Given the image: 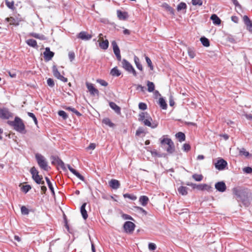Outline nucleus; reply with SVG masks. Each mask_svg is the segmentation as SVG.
I'll return each mask as SVG.
<instances>
[{"label": "nucleus", "mask_w": 252, "mask_h": 252, "mask_svg": "<svg viewBox=\"0 0 252 252\" xmlns=\"http://www.w3.org/2000/svg\"><path fill=\"white\" fill-rule=\"evenodd\" d=\"M161 146L169 154L173 153L175 151V146L174 143L171 139L163 136L160 140Z\"/></svg>", "instance_id": "nucleus-1"}, {"label": "nucleus", "mask_w": 252, "mask_h": 252, "mask_svg": "<svg viewBox=\"0 0 252 252\" xmlns=\"http://www.w3.org/2000/svg\"><path fill=\"white\" fill-rule=\"evenodd\" d=\"M139 120L142 121L145 126L151 127L152 128H155L157 126V124H152V118L147 112L141 113L139 114Z\"/></svg>", "instance_id": "nucleus-2"}, {"label": "nucleus", "mask_w": 252, "mask_h": 252, "mask_svg": "<svg viewBox=\"0 0 252 252\" xmlns=\"http://www.w3.org/2000/svg\"><path fill=\"white\" fill-rule=\"evenodd\" d=\"M35 158L40 168L45 171H48L50 168L48 162L44 156L40 154L35 155Z\"/></svg>", "instance_id": "nucleus-3"}, {"label": "nucleus", "mask_w": 252, "mask_h": 252, "mask_svg": "<svg viewBox=\"0 0 252 252\" xmlns=\"http://www.w3.org/2000/svg\"><path fill=\"white\" fill-rule=\"evenodd\" d=\"M31 173L32 175L33 180L37 184H44V182L43 180V177L41 175H39V172L35 167H32L30 170Z\"/></svg>", "instance_id": "nucleus-4"}, {"label": "nucleus", "mask_w": 252, "mask_h": 252, "mask_svg": "<svg viewBox=\"0 0 252 252\" xmlns=\"http://www.w3.org/2000/svg\"><path fill=\"white\" fill-rule=\"evenodd\" d=\"M17 131L22 132L25 129V126L21 119L16 117L13 122L10 123Z\"/></svg>", "instance_id": "nucleus-5"}, {"label": "nucleus", "mask_w": 252, "mask_h": 252, "mask_svg": "<svg viewBox=\"0 0 252 252\" xmlns=\"http://www.w3.org/2000/svg\"><path fill=\"white\" fill-rule=\"evenodd\" d=\"M122 66L127 71L131 73L133 76H136L137 73L132 65L126 60L124 59L122 62Z\"/></svg>", "instance_id": "nucleus-6"}, {"label": "nucleus", "mask_w": 252, "mask_h": 252, "mask_svg": "<svg viewBox=\"0 0 252 252\" xmlns=\"http://www.w3.org/2000/svg\"><path fill=\"white\" fill-rule=\"evenodd\" d=\"M12 117V114L7 108H0V118L3 119H8Z\"/></svg>", "instance_id": "nucleus-7"}, {"label": "nucleus", "mask_w": 252, "mask_h": 252, "mask_svg": "<svg viewBox=\"0 0 252 252\" xmlns=\"http://www.w3.org/2000/svg\"><path fill=\"white\" fill-rule=\"evenodd\" d=\"M135 225L131 221H126L124 225V228L126 233H131L134 230Z\"/></svg>", "instance_id": "nucleus-8"}, {"label": "nucleus", "mask_w": 252, "mask_h": 252, "mask_svg": "<svg viewBox=\"0 0 252 252\" xmlns=\"http://www.w3.org/2000/svg\"><path fill=\"white\" fill-rule=\"evenodd\" d=\"M53 72L54 76L60 80L61 81L63 82H66L67 81V79L66 78L64 77L63 75H61L56 66L54 65L53 66Z\"/></svg>", "instance_id": "nucleus-9"}, {"label": "nucleus", "mask_w": 252, "mask_h": 252, "mask_svg": "<svg viewBox=\"0 0 252 252\" xmlns=\"http://www.w3.org/2000/svg\"><path fill=\"white\" fill-rule=\"evenodd\" d=\"M111 43H112L113 51H114L115 55H116L117 59L119 61H120L121 60L120 50L119 49V48L116 42L114 40V41H112Z\"/></svg>", "instance_id": "nucleus-10"}, {"label": "nucleus", "mask_w": 252, "mask_h": 252, "mask_svg": "<svg viewBox=\"0 0 252 252\" xmlns=\"http://www.w3.org/2000/svg\"><path fill=\"white\" fill-rule=\"evenodd\" d=\"M227 165V162L223 159H220L215 163V167L220 170H223Z\"/></svg>", "instance_id": "nucleus-11"}, {"label": "nucleus", "mask_w": 252, "mask_h": 252, "mask_svg": "<svg viewBox=\"0 0 252 252\" xmlns=\"http://www.w3.org/2000/svg\"><path fill=\"white\" fill-rule=\"evenodd\" d=\"M44 58L46 61H50L54 55V53L51 51L49 47H46L45 49V51L43 53Z\"/></svg>", "instance_id": "nucleus-12"}, {"label": "nucleus", "mask_w": 252, "mask_h": 252, "mask_svg": "<svg viewBox=\"0 0 252 252\" xmlns=\"http://www.w3.org/2000/svg\"><path fill=\"white\" fill-rule=\"evenodd\" d=\"M86 85L89 92H90L91 95H94L95 94H98V91L96 88H94L93 84L89 82H86Z\"/></svg>", "instance_id": "nucleus-13"}, {"label": "nucleus", "mask_w": 252, "mask_h": 252, "mask_svg": "<svg viewBox=\"0 0 252 252\" xmlns=\"http://www.w3.org/2000/svg\"><path fill=\"white\" fill-rule=\"evenodd\" d=\"M215 187L218 191L221 192L225 191L226 189V185L223 181L216 183L215 185Z\"/></svg>", "instance_id": "nucleus-14"}, {"label": "nucleus", "mask_w": 252, "mask_h": 252, "mask_svg": "<svg viewBox=\"0 0 252 252\" xmlns=\"http://www.w3.org/2000/svg\"><path fill=\"white\" fill-rule=\"evenodd\" d=\"M77 37L78 38H80L83 40H89L92 38V36L91 34H90L88 33L87 32L83 31L77 34Z\"/></svg>", "instance_id": "nucleus-15"}, {"label": "nucleus", "mask_w": 252, "mask_h": 252, "mask_svg": "<svg viewBox=\"0 0 252 252\" xmlns=\"http://www.w3.org/2000/svg\"><path fill=\"white\" fill-rule=\"evenodd\" d=\"M197 187V190L204 191L206 190L208 192L211 191L212 190V187L211 185L206 184H198Z\"/></svg>", "instance_id": "nucleus-16"}, {"label": "nucleus", "mask_w": 252, "mask_h": 252, "mask_svg": "<svg viewBox=\"0 0 252 252\" xmlns=\"http://www.w3.org/2000/svg\"><path fill=\"white\" fill-rule=\"evenodd\" d=\"M252 197L250 196H241L240 198V201L242 202L245 206H249L251 203Z\"/></svg>", "instance_id": "nucleus-17"}, {"label": "nucleus", "mask_w": 252, "mask_h": 252, "mask_svg": "<svg viewBox=\"0 0 252 252\" xmlns=\"http://www.w3.org/2000/svg\"><path fill=\"white\" fill-rule=\"evenodd\" d=\"M118 18L121 20H126L127 19L128 15L126 12H122L120 10L117 11Z\"/></svg>", "instance_id": "nucleus-18"}, {"label": "nucleus", "mask_w": 252, "mask_h": 252, "mask_svg": "<svg viewBox=\"0 0 252 252\" xmlns=\"http://www.w3.org/2000/svg\"><path fill=\"white\" fill-rule=\"evenodd\" d=\"M243 20L247 26V29L251 32H252V22L246 15L243 17Z\"/></svg>", "instance_id": "nucleus-19"}, {"label": "nucleus", "mask_w": 252, "mask_h": 252, "mask_svg": "<svg viewBox=\"0 0 252 252\" xmlns=\"http://www.w3.org/2000/svg\"><path fill=\"white\" fill-rule=\"evenodd\" d=\"M109 186L114 189H117L120 187L119 182L115 179H112L109 182Z\"/></svg>", "instance_id": "nucleus-20"}, {"label": "nucleus", "mask_w": 252, "mask_h": 252, "mask_svg": "<svg viewBox=\"0 0 252 252\" xmlns=\"http://www.w3.org/2000/svg\"><path fill=\"white\" fill-rule=\"evenodd\" d=\"M87 204L86 203H84L83 204V205L81 207L80 211L81 213V214L82 215V217L84 220H86L88 218V214L87 211L85 209V207Z\"/></svg>", "instance_id": "nucleus-21"}, {"label": "nucleus", "mask_w": 252, "mask_h": 252, "mask_svg": "<svg viewBox=\"0 0 252 252\" xmlns=\"http://www.w3.org/2000/svg\"><path fill=\"white\" fill-rule=\"evenodd\" d=\"M149 200L148 197L145 195L140 196V197L139 198V200L140 204L143 206H145L147 205V204H148V203L149 202Z\"/></svg>", "instance_id": "nucleus-22"}, {"label": "nucleus", "mask_w": 252, "mask_h": 252, "mask_svg": "<svg viewBox=\"0 0 252 252\" xmlns=\"http://www.w3.org/2000/svg\"><path fill=\"white\" fill-rule=\"evenodd\" d=\"M211 20L213 21V23L217 25H219L220 24L221 20L219 18V17L217 16L216 14H213L211 16Z\"/></svg>", "instance_id": "nucleus-23"}, {"label": "nucleus", "mask_w": 252, "mask_h": 252, "mask_svg": "<svg viewBox=\"0 0 252 252\" xmlns=\"http://www.w3.org/2000/svg\"><path fill=\"white\" fill-rule=\"evenodd\" d=\"M134 62L135 63V64L137 67V68L140 70V71L143 70V67L142 64L140 63V60L136 56H134Z\"/></svg>", "instance_id": "nucleus-24"}, {"label": "nucleus", "mask_w": 252, "mask_h": 252, "mask_svg": "<svg viewBox=\"0 0 252 252\" xmlns=\"http://www.w3.org/2000/svg\"><path fill=\"white\" fill-rule=\"evenodd\" d=\"M188 188L186 187L181 186L178 189V192L182 195H186L188 194Z\"/></svg>", "instance_id": "nucleus-25"}, {"label": "nucleus", "mask_w": 252, "mask_h": 252, "mask_svg": "<svg viewBox=\"0 0 252 252\" xmlns=\"http://www.w3.org/2000/svg\"><path fill=\"white\" fill-rule=\"evenodd\" d=\"M99 45L102 49L106 50L109 46V41L107 39H105V41L100 42L99 43Z\"/></svg>", "instance_id": "nucleus-26"}, {"label": "nucleus", "mask_w": 252, "mask_h": 252, "mask_svg": "<svg viewBox=\"0 0 252 252\" xmlns=\"http://www.w3.org/2000/svg\"><path fill=\"white\" fill-rule=\"evenodd\" d=\"M109 105L110 107L113 109L116 113L120 114L121 111L120 108L114 102H110Z\"/></svg>", "instance_id": "nucleus-27"}, {"label": "nucleus", "mask_w": 252, "mask_h": 252, "mask_svg": "<svg viewBox=\"0 0 252 252\" xmlns=\"http://www.w3.org/2000/svg\"><path fill=\"white\" fill-rule=\"evenodd\" d=\"M26 42L28 45L32 47L35 48V47H37V42L34 39H28L26 40Z\"/></svg>", "instance_id": "nucleus-28"}, {"label": "nucleus", "mask_w": 252, "mask_h": 252, "mask_svg": "<svg viewBox=\"0 0 252 252\" xmlns=\"http://www.w3.org/2000/svg\"><path fill=\"white\" fill-rule=\"evenodd\" d=\"M30 35L31 36H32V37L37 38V39H39L40 40H46V37L42 34H39L36 33L32 32V33H31L30 34Z\"/></svg>", "instance_id": "nucleus-29"}, {"label": "nucleus", "mask_w": 252, "mask_h": 252, "mask_svg": "<svg viewBox=\"0 0 252 252\" xmlns=\"http://www.w3.org/2000/svg\"><path fill=\"white\" fill-rule=\"evenodd\" d=\"M5 20L11 25L18 26L19 25V22L12 17L7 18Z\"/></svg>", "instance_id": "nucleus-30"}, {"label": "nucleus", "mask_w": 252, "mask_h": 252, "mask_svg": "<svg viewBox=\"0 0 252 252\" xmlns=\"http://www.w3.org/2000/svg\"><path fill=\"white\" fill-rule=\"evenodd\" d=\"M148 91L149 92H153L155 90V85L153 82L148 81L147 82Z\"/></svg>", "instance_id": "nucleus-31"}, {"label": "nucleus", "mask_w": 252, "mask_h": 252, "mask_svg": "<svg viewBox=\"0 0 252 252\" xmlns=\"http://www.w3.org/2000/svg\"><path fill=\"white\" fill-rule=\"evenodd\" d=\"M158 102H159V104L160 106L163 109H166L167 108V104H166L165 100L162 97L159 98Z\"/></svg>", "instance_id": "nucleus-32"}, {"label": "nucleus", "mask_w": 252, "mask_h": 252, "mask_svg": "<svg viewBox=\"0 0 252 252\" xmlns=\"http://www.w3.org/2000/svg\"><path fill=\"white\" fill-rule=\"evenodd\" d=\"M176 137L178 139L180 142H182L185 140V135L183 132H178L176 134Z\"/></svg>", "instance_id": "nucleus-33"}, {"label": "nucleus", "mask_w": 252, "mask_h": 252, "mask_svg": "<svg viewBox=\"0 0 252 252\" xmlns=\"http://www.w3.org/2000/svg\"><path fill=\"white\" fill-rule=\"evenodd\" d=\"M200 41L205 47H209L210 46V42L208 39L205 37H202L200 38Z\"/></svg>", "instance_id": "nucleus-34"}, {"label": "nucleus", "mask_w": 252, "mask_h": 252, "mask_svg": "<svg viewBox=\"0 0 252 252\" xmlns=\"http://www.w3.org/2000/svg\"><path fill=\"white\" fill-rule=\"evenodd\" d=\"M102 123L111 127H113L115 125L111 122L109 118H105L102 120Z\"/></svg>", "instance_id": "nucleus-35"}, {"label": "nucleus", "mask_w": 252, "mask_h": 252, "mask_svg": "<svg viewBox=\"0 0 252 252\" xmlns=\"http://www.w3.org/2000/svg\"><path fill=\"white\" fill-rule=\"evenodd\" d=\"M187 4L183 2L180 3L177 7V10L178 11H180L182 10H186L187 9Z\"/></svg>", "instance_id": "nucleus-36"}, {"label": "nucleus", "mask_w": 252, "mask_h": 252, "mask_svg": "<svg viewBox=\"0 0 252 252\" xmlns=\"http://www.w3.org/2000/svg\"><path fill=\"white\" fill-rule=\"evenodd\" d=\"M111 74L112 76H119L121 74V72L117 67H114L111 70Z\"/></svg>", "instance_id": "nucleus-37"}, {"label": "nucleus", "mask_w": 252, "mask_h": 252, "mask_svg": "<svg viewBox=\"0 0 252 252\" xmlns=\"http://www.w3.org/2000/svg\"><path fill=\"white\" fill-rule=\"evenodd\" d=\"M45 180L48 184L49 189L51 191L52 194L53 195H54L55 192H54V188H53V185H52L51 182H50L49 179L48 177H45Z\"/></svg>", "instance_id": "nucleus-38"}, {"label": "nucleus", "mask_w": 252, "mask_h": 252, "mask_svg": "<svg viewBox=\"0 0 252 252\" xmlns=\"http://www.w3.org/2000/svg\"><path fill=\"white\" fill-rule=\"evenodd\" d=\"M162 7L164 8L166 10L169 11L171 14H174L173 9L167 3H164L162 5Z\"/></svg>", "instance_id": "nucleus-39"}, {"label": "nucleus", "mask_w": 252, "mask_h": 252, "mask_svg": "<svg viewBox=\"0 0 252 252\" xmlns=\"http://www.w3.org/2000/svg\"><path fill=\"white\" fill-rule=\"evenodd\" d=\"M239 153L240 156H243L245 157H248L250 155L249 153L244 148L239 149Z\"/></svg>", "instance_id": "nucleus-40"}, {"label": "nucleus", "mask_w": 252, "mask_h": 252, "mask_svg": "<svg viewBox=\"0 0 252 252\" xmlns=\"http://www.w3.org/2000/svg\"><path fill=\"white\" fill-rule=\"evenodd\" d=\"M192 178L196 181L200 182L203 179V176L201 174H193L192 175Z\"/></svg>", "instance_id": "nucleus-41"}, {"label": "nucleus", "mask_w": 252, "mask_h": 252, "mask_svg": "<svg viewBox=\"0 0 252 252\" xmlns=\"http://www.w3.org/2000/svg\"><path fill=\"white\" fill-rule=\"evenodd\" d=\"M31 188H32L30 185H24L21 187V190L25 193H27L31 189Z\"/></svg>", "instance_id": "nucleus-42"}, {"label": "nucleus", "mask_w": 252, "mask_h": 252, "mask_svg": "<svg viewBox=\"0 0 252 252\" xmlns=\"http://www.w3.org/2000/svg\"><path fill=\"white\" fill-rule=\"evenodd\" d=\"M191 3L194 6H201L203 2L202 0H192Z\"/></svg>", "instance_id": "nucleus-43"}, {"label": "nucleus", "mask_w": 252, "mask_h": 252, "mask_svg": "<svg viewBox=\"0 0 252 252\" xmlns=\"http://www.w3.org/2000/svg\"><path fill=\"white\" fill-rule=\"evenodd\" d=\"M145 59L146 61V62L148 65V66L150 67L151 70H153L154 69V66L152 65V63L150 59L148 57H146Z\"/></svg>", "instance_id": "nucleus-44"}, {"label": "nucleus", "mask_w": 252, "mask_h": 252, "mask_svg": "<svg viewBox=\"0 0 252 252\" xmlns=\"http://www.w3.org/2000/svg\"><path fill=\"white\" fill-rule=\"evenodd\" d=\"M72 173L75 175L77 178H78L80 180L82 181H84V178L83 176H82L79 172H78L76 170H74L72 172Z\"/></svg>", "instance_id": "nucleus-45"}, {"label": "nucleus", "mask_w": 252, "mask_h": 252, "mask_svg": "<svg viewBox=\"0 0 252 252\" xmlns=\"http://www.w3.org/2000/svg\"><path fill=\"white\" fill-rule=\"evenodd\" d=\"M124 197L125 198H128L132 200H135L137 198L136 196H135L134 195H131V194H128V193L124 194Z\"/></svg>", "instance_id": "nucleus-46"}, {"label": "nucleus", "mask_w": 252, "mask_h": 252, "mask_svg": "<svg viewBox=\"0 0 252 252\" xmlns=\"http://www.w3.org/2000/svg\"><path fill=\"white\" fill-rule=\"evenodd\" d=\"M244 172L247 174H251L252 173V168L251 167H246L243 168Z\"/></svg>", "instance_id": "nucleus-47"}, {"label": "nucleus", "mask_w": 252, "mask_h": 252, "mask_svg": "<svg viewBox=\"0 0 252 252\" xmlns=\"http://www.w3.org/2000/svg\"><path fill=\"white\" fill-rule=\"evenodd\" d=\"M58 114L60 116L63 118V119H66L67 118V115L66 113L64 111H59L58 112Z\"/></svg>", "instance_id": "nucleus-48"}, {"label": "nucleus", "mask_w": 252, "mask_h": 252, "mask_svg": "<svg viewBox=\"0 0 252 252\" xmlns=\"http://www.w3.org/2000/svg\"><path fill=\"white\" fill-rule=\"evenodd\" d=\"M148 248L151 251H154L156 249V245L153 243H150L148 245Z\"/></svg>", "instance_id": "nucleus-49"}, {"label": "nucleus", "mask_w": 252, "mask_h": 252, "mask_svg": "<svg viewBox=\"0 0 252 252\" xmlns=\"http://www.w3.org/2000/svg\"><path fill=\"white\" fill-rule=\"evenodd\" d=\"M21 211L22 214L24 215H28L29 213V210L25 206H22Z\"/></svg>", "instance_id": "nucleus-50"}, {"label": "nucleus", "mask_w": 252, "mask_h": 252, "mask_svg": "<svg viewBox=\"0 0 252 252\" xmlns=\"http://www.w3.org/2000/svg\"><path fill=\"white\" fill-rule=\"evenodd\" d=\"M6 4L8 7L10 9L14 8V2L13 1H9L8 0L5 1Z\"/></svg>", "instance_id": "nucleus-51"}, {"label": "nucleus", "mask_w": 252, "mask_h": 252, "mask_svg": "<svg viewBox=\"0 0 252 252\" xmlns=\"http://www.w3.org/2000/svg\"><path fill=\"white\" fill-rule=\"evenodd\" d=\"M232 191L234 194H235L238 197H239V198H240L241 196H240V190L238 189L234 188Z\"/></svg>", "instance_id": "nucleus-52"}, {"label": "nucleus", "mask_w": 252, "mask_h": 252, "mask_svg": "<svg viewBox=\"0 0 252 252\" xmlns=\"http://www.w3.org/2000/svg\"><path fill=\"white\" fill-rule=\"evenodd\" d=\"M190 149V146L188 144H184L183 146V150L185 152H188Z\"/></svg>", "instance_id": "nucleus-53"}, {"label": "nucleus", "mask_w": 252, "mask_h": 252, "mask_svg": "<svg viewBox=\"0 0 252 252\" xmlns=\"http://www.w3.org/2000/svg\"><path fill=\"white\" fill-rule=\"evenodd\" d=\"M139 108L141 110H146L147 109V105L145 103L140 102L138 105Z\"/></svg>", "instance_id": "nucleus-54"}, {"label": "nucleus", "mask_w": 252, "mask_h": 252, "mask_svg": "<svg viewBox=\"0 0 252 252\" xmlns=\"http://www.w3.org/2000/svg\"><path fill=\"white\" fill-rule=\"evenodd\" d=\"M97 82L99 83L101 86H107L108 83L104 80L101 79L97 80Z\"/></svg>", "instance_id": "nucleus-55"}, {"label": "nucleus", "mask_w": 252, "mask_h": 252, "mask_svg": "<svg viewBox=\"0 0 252 252\" xmlns=\"http://www.w3.org/2000/svg\"><path fill=\"white\" fill-rule=\"evenodd\" d=\"M68 57L71 62L75 58V54L73 52H69L68 53Z\"/></svg>", "instance_id": "nucleus-56"}, {"label": "nucleus", "mask_w": 252, "mask_h": 252, "mask_svg": "<svg viewBox=\"0 0 252 252\" xmlns=\"http://www.w3.org/2000/svg\"><path fill=\"white\" fill-rule=\"evenodd\" d=\"M29 116H30V117L32 118L33 120L34 121V122L35 123V124H37V119L35 116V115L32 113H31V112H29L28 113Z\"/></svg>", "instance_id": "nucleus-57"}, {"label": "nucleus", "mask_w": 252, "mask_h": 252, "mask_svg": "<svg viewBox=\"0 0 252 252\" xmlns=\"http://www.w3.org/2000/svg\"><path fill=\"white\" fill-rule=\"evenodd\" d=\"M47 84L48 85V86H49L50 87H53L54 86V81L53 80V79H51V78H49L47 81Z\"/></svg>", "instance_id": "nucleus-58"}, {"label": "nucleus", "mask_w": 252, "mask_h": 252, "mask_svg": "<svg viewBox=\"0 0 252 252\" xmlns=\"http://www.w3.org/2000/svg\"><path fill=\"white\" fill-rule=\"evenodd\" d=\"M188 54H189V56L190 57V58H192V59L194 58V57L195 56V53L191 50H188Z\"/></svg>", "instance_id": "nucleus-59"}, {"label": "nucleus", "mask_w": 252, "mask_h": 252, "mask_svg": "<svg viewBox=\"0 0 252 252\" xmlns=\"http://www.w3.org/2000/svg\"><path fill=\"white\" fill-rule=\"evenodd\" d=\"M187 185L189 186H191L193 189H197V186H198V184H193V183H187Z\"/></svg>", "instance_id": "nucleus-60"}, {"label": "nucleus", "mask_w": 252, "mask_h": 252, "mask_svg": "<svg viewBox=\"0 0 252 252\" xmlns=\"http://www.w3.org/2000/svg\"><path fill=\"white\" fill-rule=\"evenodd\" d=\"M136 89L137 90H140L141 92H143L145 91V88L141 85H137Z\"/></svg>", "instance_id": "nucleus-61"}, {"label": "nucleus", "mask_w": 252, "mask_h": 252, "mask_svg": "<svg viewBox=\"0 0 252 252\" xmlns=\"http://www.w3.org/2000/svg\"><path fill=\"white\" fill-rule=\"evenodd\" d=\"M122 217L125 220H133L131 216H130L128 215H126V214H123L122 215Z\"/></svg>", "instance_id": "nucleus-62"}, {"label": "nucleus", "mask_w": 252, "mask_h": 252, "mask_svg": "<svg viewBox=\"0 0 252 252\" xmlns=\"http://www.w3.org/2000/svg\"><path fill=\"white\" fill-rule=\"evenodd\" d=\"M95 148V144L94 143H91L90 144L89 147L87 148V149L94 150Z\"/></svg>", "instance_id": "nucleus-63"}, {"label": "nucleus", "mask_w": 252, "mask_h": 252, "mask_svg": "<svg viewBox=\"0 0 252 252\" xmlns=\"http://www.w3.org/2000/svg\"><path fill=\"white\" fill-rule=\"evenodd\" d=\"M231 20H232V21H233L234 22H235L236 23H238V18L236 16H232Z\"/></svg>", "instance_id": "nucleus-64"}]
</instances>
